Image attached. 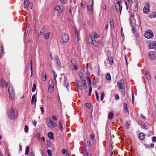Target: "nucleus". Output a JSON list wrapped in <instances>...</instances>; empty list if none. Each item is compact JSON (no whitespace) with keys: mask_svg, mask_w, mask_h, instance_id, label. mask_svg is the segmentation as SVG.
I'll return each mask as SVG.
<instances>
[{"mask_svg":"<svg viewBox=\"0 0 156 156\" xmlns=\"http://www.w3.org/2000/svg\"><path fill=\"white\" fill-rule=\"evenodd\" d=\"M18 112L16 108H10V119L14 120L17 118Z\"/></svg>","mask_w":156,"mask_h":156,"instance_id":"nucleus-1","label":"nucleus"},{"mask_svg":"<svg viewBox=\"0 0 156 156\" xmlns=\"http://www.w3.org/2000/svg\"><path fill=\"white\" fill-rule=\"evenodd\" d=\"M46 121L47 126L51 129H53L56 126L55 123L53 122L50 118H47Z\"/></svg>","mask_w":156,"mask_h":156,"instance_id":"nucleus-2","label":"nucleus"},{"mask_svg":"<svg viewBox=\"0 0 156 156\" xmlns=\"http://www.w3.org/2000/svg\"><path fill=\"white\" fill-rule=\"evenodd\" d=\"M48 85V91L50 93H52L54 90V84L52 80H49Z\"/></svg>","mask_w":156,"mask_h":156,"instance_id":"nucleus-3","label":"nucleus"},{"mask_svg":"<svg viewBox=\"0 0 156 156\" xmlns=\"http://www.w3.org/2000/svg\"><path fill=\"white\" fill-rule=\"evenodd\" d=\"M121 0H116V3L115 4V8L116 9L117 11H119L121 13L122 10V7L120 5V3Z\"/></svg>","mask_w":156,"mask_h":156,"instance_id":"nucleus-4","label":"nucleus"},{"mask_svg":"<svg viewBox=\"0 0 156 156\" xmlns=\"http://www.w3.org/2000/svg\"><path fill=\"white\" fill-rule=\"evenodd\" d=\"M117 83L120 89H124L125 82L123 79H121L120 81L117 82Z\"/></svg>","mask_w":156,"mask_h":156,"instance_id":"nucleus-5","label":"nucleus"},{"mask_svg":"<svg viewBox=\"0 0 156 156\" xmlns=\"http://www.w3.org/2000/svg\"><path fill=\"white\" fill-rule=\"evenodd\" d=\"M153 34L152 31L149 30L144 34V36L147 39H149L152 37L153 36Z\"/></svg>","mask_w":156,"mask_h":156,"instance_id":"nucleus-6","label":"nucleus"},{"mask_svg":"<svg viewBox=\"0 0 156 156\" xmlns=\"http://www.w3.org/2000/svg\"><path fill=\"white\" fill-rule=\"evenodd\" d=\"M69 39V36L67 34H64L62 37V40L63 43H66L67 42Z\"/></svg>","mask_w":156,"mask_h":156,"instance_id":"nucleus-7","label":"nucleus"},{"mask_svg":"<svg viewBox=\"0 0 156 156\" xmlns=\"http://www.w3.org/2000/svg\"><path fill=\"white\" fill-rule=\"evenodd\" d=\"M149 58L151 60H154L156 58V53L154 52H151L149 54Z\"/></svg>","mask_w":156,"mask_h":156,"instance_id":"nucleus-8","label":"nucleus"},{"mask_svg":"<svg viewBox=\"0 0 156 156\" xmlns=\"http://www.w3.org/2000/svg\"><path fill=\"white\" fill-rule=\"evenodd\" d=\"M149 5V3H147L143 9V12L145 14L148 13L150 12Z\"/></svg>","mask_w":156,"mask_h":156,"instance_id":"nucleus-9","label":"nucleus"},{"mask_svg":"<svg viewBox=\"0 0 156 156\" xmlns=\"http://www.w3.org/2000/svg\"><path fill=\"white\" fill-rule=\"evenodd\" d=\"M71 62L72 64L73 67L72 69L73 70H76L77 69V66L75 60L74 58H72L71 60Z\"/></svg>","mask_w":156,"mask_h":156,"instance_id":"nucleus-10","label":"nucleus"},{"mask_svg":"<svg viewBox=\"0 0 156 156\" xmlns=\"http://www.w3.org/2000/svg\"><path fill=\"white\" fill-rule=\"evenodd\" d=\"M10 100L12 101L15 97V92L12 87H10Z\"/></svg>","mask_w":156,"mask_h":156,"instance_id":"nucleus-11","label":"nucleus"},{"mask_svg":"<svg viewBox=\"0 0 156 156\" xmlns=\"http://www.w3.org/2000/svg\"><path fill=\"white\" fill-rule=\"evenodd\" d=\"M8 85V83H6L3 79L0 80V86L3 87L5 86L6 87H7Z\"/></svg>","mask_w":156,"mask_h":156,"instance_id":"nucleus-12","label":"nucleus"},{"mask_svg":"<svg viewBox=\"0 0 156 156\" xmlns=\"http://www.w3.org/2000/svg\"><path fill=\"white\" fill-rule=\"evenodd\" d=\"M148 46L149 48L156 49V41L151 43L149 44Z\"/></svg>","mask_w":156,"mask_h":156,"instance_id":"nucleus-13","label":"nucleus"},{"mask_svg":"<svg viewBox=\"0 0 156 156\" xmlns=\"http://www.w3.org/2000/svg\"><path fill=\"white\" fill-rule=\"evenodd\" d=\"M76 87L78 89L80 90H82V85L80 81H76Z\"/></svg>","mask_w":156,"mask_h":156,"instance_id":"nucleus-14","label":"nucleus"},{"mask_svg":"<svg viewBox=\"0 0 156 156\" xmlns=\"http://www.w3.org/2000/svg\"><path fill=\"white\" fill-rule=\"evenodd\" d=\"M82 153H83L84 156H91L90 154L88 153L85 147L83 148Z\"/></svg>","mask_w":156,"mask_h":156,"instance_id":"nucleus-15","label":"nucleus"},{"mask_svg":"<svg viewBox=\"0 0 156 156\" xmlns=\"http://www.w3.org/2000/svg\"><path fill=\"white\" fill-rule=\"evenodd\" d=\"M145 137V134L143 133H140L139 135V137L141 140H144Z\"/></svg>","mask_w":156,"mask_h":156,"instance_id":"nucleus-16","label":"nucleus"},{"mask_svg":"<svg viewBox=\"0 0 156 156\" xmlns=\"http://www.w3.org/2000/svg\"><path fill=\"white\" fill-rule=\"evenodd\" d=\"M52 35L51 33L49 32L44 34V37L46 39H48L50 37H51Z\"/></svg>","mask_w":156,"mask_h":156,"instance_id":"nucleus-17","label":"nucleus"},{"mask_svg":"<svg viewBox=\"0 0 156 156\" xmlns=\"http://www.w3.org/2000/svg\"><path fill=\"white\" fill-rule=\"evenodd\" d=\"M55 9L59 13H62V10L61 7L59 6H57L55 8Z\"/></svg>","mask_w":156,"mask_h":156,"instance_id":"nucleus-18","label":"nucleus"},{"mask_svg":"<svg viewBox=\"0 0 156 156\" xmlns=\"http://www.w3.org/2000/svg\"><path fill=\"white\" fill-rule=\"evenodd\" d=\"M145 75L146 78L148 80H150L151 79V76L150 74L148 71H146L145 72Z\"/></svg>","mask_w":156,"mask_h":156,"instance_id":"nucleus-19","label":"nucleus"},{"mask_svg":"<svg viewBox=\"0 0 156 156\" xmlns=\"http://www.w3.org/2000/svg\"><path fill=\"white\" fill-rule=\"evenodd\" d=\"M91 43L95 46H98V43L94 38L91 39Z\"/></svg>","mask_w":156,"mask_h":156,"instance_id":"nucleus-20","label":"nucleus"},{"mask_svg":"<svg viewBox=\"0 0 156 156\" xmlns=\"http://www.w3.org/2000/svg\"><path fill=\"white\" fill-rule=\"evenodd\" d=\"M41 75L42 80L44 81H45L46 79L47 76L46 74L44 72H43L42 73Z\"/></svg>","mask_w":156,"mask_h":156,"instance_id":"nucleus-21","label":"nucleus"},{"mask_svg":"<svg viewBox=\"0 0 156 156\" xmlns=\"http://www.w3.org/2000/svg\"><path fill=\"white\" fill-rule=\"evenodd\" d=\"M45 29V27L44 26L41 28L40 32V34H39V36H41L44 34Z\"/></svg>","mask_w":156,"mask_h":156,"instance_id":"nucleus-22","label":"nucleus"},{"mask_svg":"<svg viewBox=\"0 0 156 156\" xmlns=\"http://www.w3.org/2000/svg\"><path fill=\"white\" fill-rule=\"evenodd\" d=\"M53 133L51 132H49L48 133V137L50 139H51L52 140L53 139Z\"/></svg>","mask_w":156,"mask_h":156,"instance_id":"nucleus-23","label":"nucleus"},{"mask_svg":"<svg viewBox=\"0 0 156 156\" xmlns=\"http://www.w3.org/2000/svg\"><path fill=\"white\" fill-rule=\"evenodd\" d=\"M34 100H35V103H36L37 100H36V95L35 94H34L32 96V99H31V103L32 104L33 103Z\"/></svg>","mask_w":156,"mask_h":156,"instance_id":"nucleus-24","label":"nucleus"},{"mask_svg":"<svg viewBox=\"0 0 156 156\" xmlns=\"http://www.w3.org/2000/svg\"><path fill=\"white\" fill-rule=\"evenodd\" d=\"M114 115V114L112 112H109L108 116V118L109 119H111L113 117Z\"/></svg>","mask_w":156,"mask_h":156,"instance_id":"nucleus-25","label":"nucleus"},{"mask_svg":"<svg viewBox=\"0 0 156 156\" xmlns=\"http://www.w3.org/2000/svg\"><path fill=\"white\" fill-rule=\"evenodd\" d=\"M83 83V88L84 89H86L87 88V84L85 80H83L81 81Z\"/></svg>","mask_w":156,"mask_h":156,"instance_id":"nucleus-26","label":"nucleus"},{"mask_svg":"<svg viewBox=\"0 0 156 156\" xmlns=\"http://www.w3.org/2000/svg\"><path fill=\"white\" fill-rule=\"evenodd\" d=\"M108 60L110 62V64L111 65H113L114 63L113 58L112 57H109L108 58Z\"/></svg>","mask_w":156,"mask_h":156,"instance_id":"nucleus-27","label":"nucleus"},{"mask_svg":"<svg viewBox=\"0 0 156 156\" xmlns=\"http://www.w3.org/2000/svg\"><path fill=\"white\" fill-rule=\"evenodd\" d=\"M149 17L150 18H153L156 17V12H154L150 14Z\"/></svg>","mask_w":156,"mask_h":156,"instance_id":"nucleus-28","label":"nucleus"},{"mask_svg":"<svg viewBox=\"0 0 156 156\" xmlns=\"http://www.w3.org/2000/svg\"><path fill=\"white\" fill-rule=\"evenodd\" d=\"M135 2L136 3V5L135 7L134 8V11L135 12H137L138 10V5L137 3V0H134Z\"/></svg>","mask_w":156,"mask_h":156,"instance_id":"nucleus-29","label":"nucleus"},{"mask_svg":"<svg viewBox=\"0 0 156 156\" xmlns=\"http://www.w3.org/2000/svg\"><path fill=\"white\" fill-rule=\"evenodd\" d=\"M124 110L125 111L127 112L128 114H129V112L127 108V104L126 103L124 104Z\"/></svg>","mask_w":156,"mask_h":156,"instance_id":"nucleus-30","label":"nucleus"},{"mask_svg":"<svg viewBox=\"0 0 156 156\" xmlns=\"http://www.w3.org/2000/svg\"><path fill=\"white\" fill-rule=\"evenodd\" d=\"M105 77L106 79L108 80H111V76L110 74L107 73L105 75Z\"/></svg>","mask_w":156,"mask_h":156,"instance_id":"nucleus-31","label":"nucleus"},{"mask_svg":"<svg viewBox=\"0 0 156 156\" xmlns=\"http://www.w3.org/2000/svg\"><path fill=\"white\" fill-rule=\"evenodd\" d=\"M98 81V79L97 78L95 77L93 79V84H96Z\"/></svg>","mask_w":156,"mask_h":156,"instance_id":"nucleus-32","label":"nucleus"},{"mask_svg":"<svg viewBox=\"0 0 156 156\" xmlns=\"http://www.w3.org/2000/svg\"><path fill=\"white\" fill-rule=\"evenodd\" d=\"M110 24L111 27L113 29L114 23L113 22V19H110Z\"/></svg>","mask_w":156,"mask_h":156,"instance_id":"nucleus-33","label":"nucleus"},{"mask_svg":"<svg viewBox=\"0 0 156 156\" xmlns=\"http://www.w3.org/2000/svg\"><path fill=\"white\" fill-rule=\"evenodd\" d=\"M139 124L140 125L143 127V128L145 129H147V128H146V126L144 124V123L142 122H141L139 123Z\"/></svg>","mask_w":156,"mask_h":156,"instance_id":"nucleus-34","label":"nucleus"},{"mask_svg":"<svg viewBox=\"0 0 156 156\" xmlns=\"http://www.w3.org/2000/svg\"><path fill=\"white\" fill-rule=\"evenodd\" d=\"M33 6V4L31 2H27V7L28 8H30L31 9H32Z\"/></svg>","mask_w":156,"mask_h":156,"instance_id":"nucleus-35","label":"nucleus"},{"mask_svg":"<svg viewBox=\"0 0 156 156\" xmlns=\"http://www.w3.org/2000/svg\"><path fill=\"white\" fill-rule=\"evenodd\" d=\"M54 76V80H55V83L56 84L57 81H56V77H57V74L54 71H52Z\"/></svg>","mask_w":156,"mask_h":156,"instance_id":"nucleus-36","label":"nucleus"},{"mask_svg":"<svg viewBox=\"0 0 156 156\" xmlns=\"http://www.w3.org/2000/svg\"><path fill=\"white\" fill-rule=\"evenodd\" d=\"M29 147L27 146L26 147L25 154L26 155H27L28 154L29 151Z\"/></svg>","mask_w":156,"mask_h":156,"instance_id":"nucleus-37","label":"nucleus"},{"mask_svg":"<svg viewBox=\"0 0 156 156\" xmlns=\"http://www.w3.org/2000/svg\"><path fill=\"white\" fill-rule=\"evenodd\" d=\"M59 126L60 129L62 131L63 129L62 126L61 124V121L60 120L58 122Z\"/></svg>","mask_w":156,"mask_h":156,"instance_id":"nucleus-38","label":"nucleus"},{"mask_svg":"<svg viewBox=\"0 0 156 156\" xmlns=\"http://www.w3.org/2000/svg\"><path fill=\"white\" fill-rule=\"evenodd\" d=\"M31 65H30V69L31 71V76H32L33 75V69H32V60H31Z\"/></svg>","mask_w":156,"mask_h":156,"instance_id":"nucleus-39","label":"nucleus"},{"mask_svg":"<svg viewBox=\"0 0 156 156\" xmlns=\"http://www.w3.org/2000/svg\"><path fill=\"white\" fill-rule=\"evenodd\" d=\"M86 78H87V80L89 82V84L91 85V80L90 78V76H87Z\"/></svg>","mask_w":156,"mask_h":156,"instance_id":"nucleus-40","label":"nucleus"},{"mask_svg":"<svg viewBox=\"0 0 156 156\" xmlns=\"http://www.w3.org/2000/svg\"><path fill=\"white\" fill-rule=\"evenodd\" d=\"M79 76H80L81 81H82L83 80H85L83 79V78L82 75V73L81 72H79Z\"/></svg>","mask_w":156,"mask_h":156,"instance_id":"nucleus-41","label":"nucleus"},{"mask_svg":"<svg viewBox=\"0 0 156 156\" xmlns=\"http://www.w3.org/2000/svg\"><path fill=\"white\" fill-rule=\"evenodd\" d=\"M57 64H58V67H59V68H60L61 67V65L60 62L59 60H57Z\"/></svg>","mask_w":156,"mask_h":156,"instance_id":"nucleus-42","label":"nucleus"},{"mask_svg":"<svg viewBox=\"0 0 156 156\" xmlns=\"http://www.w3.org/2000/svg\"><path fill=\"white\" fill-rule=\"evenodd\" d=\"M36 84H35V83H34V84L33 85V87L32 88V91L33 92H34L36 90Z\"/></svg>","mask_w":156,"mask_h":156,"instance_id":"nucleus-43","label":"nucleus"},{"mask_svg":"<svg viewBox=\"0 0 156 156\" xmlns=\"http://www.w3.org/2000/svg\"><path fill=\"white\" fill-rule=\"evenodd\" d=\"M66 80H67V78H65V83H64V85L66 86V87L67 88V87H68L69 83L67 82L66 81Z\"/></svg>","mask_w":156,"mask_h":156,"instance_id":"nucleus-44","label":"nucleus"},{"mask_svg":"<svg viewBox=\"0 0 156 156\" xmlns=\"http://www.w3.org/2000/svg\"><path fill=\"white\" fill-rule=\"evenodd\" d=\"M29 128L27 125H25L24 128V131L26 133H27L28 131Z\"/></svg>","mask_w":156,"mask_h":156,"instance_id":"nucleus-45","label":"nucleus"},{"mask_svg":"<svg viewBox=\"0 0 156 156\" xmlns=\"http://www.w3.org/2000/svg\"><path fill=\"white\" fill-rule=\"evenodd\" d=\"M47 152L48 153V155L50 156H51L52 155V151L50 149H48L47 151Z\"/></svg>","mask_w":156,"mask_h":156,"instance_id":"nucleus-46","label":"nucleus"},{"mask_svg":"<svg viewBox=\"0 0 156 156\" xmlns=\"http://www.w3.org/2000/svg\"><path fill=\"white\" fill-rule=\"evenodd\" d=\"M92 90V87H91V86H90V87L89 91V93H88V95L89 96L91 95Z\"/></svg>","mask_w":156,"mask_h":156,"instance_id":"nucleus-47","label":"nucleus"},{"mask_svg":"<svg viewBox=\"0 0 156 156\" xmlns=\"http://www.w3.org/2000/svg\"><path fill=\"white\" fill-rule=\"evenodd\" d=\"M99 37V35L96 33H94V37L95 38H98Z\"/></svg>","mask_w":156,"mask_h":156,"instance_id":"nucleus-48","label":"nucleus"},{"mask_svg":"<svg viewBox=\"0 0 156 156\" xmlns=\"http://www.w3.org/2000/svg\"><path fill=\"white\" fill-rule=\"evenodd\" d=\"M132 101L133 102L134 101V94L132 91Z\"/></svg>","mask_w":156,"mask_h":156,"instance_id":"nucleus-49","label":"nucleus"},{"mask_svg":"<svg viewBox=\"0 0 156 156\" xmlns=\"http://www.w3.org/2000/svg\"><path fill=\"white\" fill-rule=\"evenodd\" d=\"M75 34L76 35L77 37H78V30L76 28H75Z\"/></svg>","mask_w":156,"mask_h":156,"instance_id":"nucleus-50","label":"nucleus"},{"mask_svg":"<svg viewBox=\"0 0 156 156\" xmlns=\"http://www.w3.org/2000/svg\"><path fill=\"white\" fill-rule=\"evenodd\" d=\"M104 96L105 93L104 92H103L101 94V101H102L103 100L104 97Z\"/></svg>","mask_w":156,"mask_h":156,"instance_id":"nucleus-51","label":"nucleus"},{"mask_svg":"<svg viewBox=\"0 0 156 156\" xmlns=\"http://www.w3.org/2000/svg\"><path fill=\"white\" fill-rule=\"evenodd\" d=\"M95 94L96 96V98L97 99V101H98L99 100V96L98 95V94L97 91H96L95 92Z\"/></svg>","mask_w":156,"mask_h":156,"instance_id":"nucleus-52","label":"nucleus"},{"mask_svg":"<svg viewBox=\"0 0 156 156\" xmlns=\"http://www.w3.org/2000/svg\"><path fill=\"white\" fill-rule=\"evenodd\" d=\"M92 142V143L93 142V140H91L90 141H87V145H90V146H91V142Z\"/></svg>","mask_w":156,"mask_h":156,"instance_id":"nucleus-53","label":"nucleus"},{"mask_svg":"<svg viewBox=\"0 0 156 156\" xmlns=\"http://www.w3.org/2000/svg\"><path fill=\"white\" fill-rule=\"evenodd\" d=\"M52 118L54 121H57V117L56 116H52Z\"/></svg>","mask_w":156,"mask_h":156,"instance_id":"nucleus-54","label":"nucleus"},{"mask_svg":"<svg viewBox=\"0 0 156 156\" xmlns=\"http://www.w3.org/2000/svg\"><path fill=\"white\" fill-rule=\"evenodd\" d=\"M136 29L134 27H132V31L133 33H135L136 31Z\"/></svg>","mask_w":156,"mask_h":156,"instance_id":"nucleus-55","label":"nucleus"},{"mask_svg":"<svg viewBox=\"0 0 156 156\" xmlns=\"http://www.w3.org/2000/svg\"><path fill=\"white\" fill-rule=\"evenodd\" d=\"M115 99L116 100H118L119 99V98L118 94H116L115 95Z\"/></svg>","mask_w":156,"mask_h":156,"instance_id":"nucleus-56","label":"nucleus"},{"mask_svg":"<svg viewBox=\"0 0 156 156\" xmlns=\"http://www.w3.org/2000/svg\"><path fill=\"white\" fill-rule=\"evenodd\" d=\"M152 141L153 142H156V137L154 136L152 138Z\"/></svg>","mask_w":156,"mask_h":156,"instance_id":"nucleus-57","label":"nucleus"},{"mask_svg":"<svg viewBox=\"0 0 156 156\" xmlns=\"http://www.w3.org/2000/svg\"><path fill=\"white\" fill-rule=\"evenodd\" d=\"M102 9L105 10L106 9V5H104L102 7Z\"/></svg>","mask_w":156,"mask_h":156,"instance_id":"nucleus-58","label":"nucleus"},{"mask_svg":"<svg viewBox=\"0 0 156 156\" xmlns=\"http://www.w3.org/2000/svg\"><path fill=\"white\" fill-rule=\"evenodd\" d=\"M86 106L87 108H89L90 106V105L89 103H86Z\"/></svg>","mask_w":156,"mask_h":156,"instance_id":"nucleus-59","label":"nucleus"},{"mask_svg":"<svg viewBox=\"0 0 156 156\" xmlns=\"http://www.w3.org/2000/svg\"><path fill=\"white\" fill-rule=\"evenodd\" d=\"M67 0H60V1L62 3L65 4Z\"/></svg>","mask_w":156,"mask_h":156,"instance_id":"nucleus-60","label":"nucleus"},{"mask_svg":"<svg viewBox=\"0 0 156 156\" xmlns=\"http://www.w3.org/2000/svg\"><path fill=\"white\" fill-rule=\"evenodd\" d=\"M87 9L89 11H90L91 10V7H90V6L89 5H87ZM92 8L91 7V8Z\"/></svg>","mask_w":156,"mask_h":156,"instance_id":"nucleus-61","label":"nucleus"},{"mask_svg":"<svg viewBox=\"0 0 156 156\" xmlns=\"http://www.w3.org/2000/svg\"><path fill=\"white\" fill-rule=\"evenodd\" d=\"M27 6V4H26V0H25V1L24 2V8H26Z\"/></svg>","mask_w":156,"mask_h":156,"instance_id":"nucleus-62","label":"nucleus"},{"mask_svg":"<svg viewBox=\"0 0 156 156\" xmlns=\"http://www.w3.org/2000/svg\"><path fill=\"white\" fill-rule=\"evenodd\" d=\"M40 109H41V112H42V114H43L44 113V109L43 107H41L40 108Z\"/></svg>","mask_w":156,"mask_h":156,"instance_id":"nucleus-63","label":"nucleus"},{"mask_svg":"<svg viewBox=\"0 0 156 156\" xmlns=\"http://www.w3.org/2000/svg\"><path fill=\"white\" fill-rule=\"evenodd\" d=\"M33 124L34 125V126H36V124H37V122H36V121L35 120H34V121H33Z\"/></svg>","mask_w":156,"mask_h":156,"instance_id":"nucleus-64","label":"nucleus"}]
</instances>
